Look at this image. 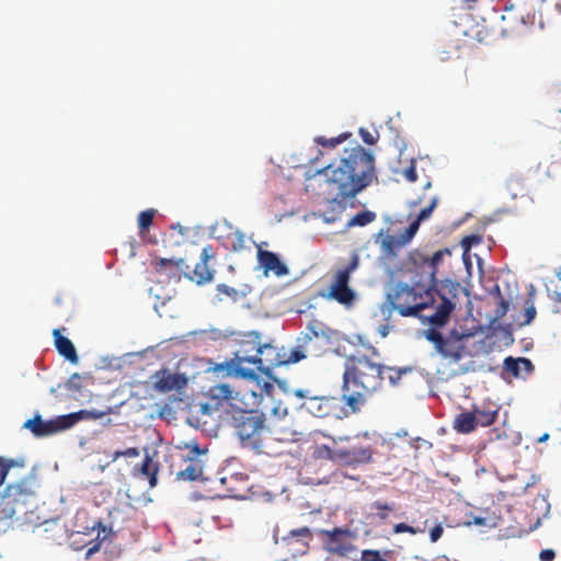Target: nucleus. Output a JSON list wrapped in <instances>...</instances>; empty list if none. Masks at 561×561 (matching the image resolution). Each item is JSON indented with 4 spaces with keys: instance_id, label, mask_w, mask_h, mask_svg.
<instances>
[{
    "instance_id": "obj_1",
    "label": "nucleus",
    "mask_w": 561,
    "mask_h": 561,
    "mask_svg": "<svg viewBox=\"0 0 561 561\" xmlns=\"http://www.w3.org/2000/svg\"><path fill=\"white\" fill-rule=\"evenodd\" d=\"M334 197L322 213L325 222L336 221L346 208L347 199L376 180L375 158L371 152L357 145L344 151V156L321 170Z\"/></svg>"
},
{
    "instance_id": "obj_2",
    "label": "nucleus",
    "mask_w": 561,
    "mask_h": 561,
    "mask_svg": "<svg viewBox=\"0 0 561 561\" xmlns=\"http://www.w3.org/2000/svg\"><path fill=\"white\" fill-rule=\"evenodd\" d=\"M371 355L357 352L345 358L343 373V399L353 411H359L367 399L381 389L386 370L390 367L382 365L377 358L375 347H369Z\"/></svg>"
},
{
    "instance_id": "obj_3",
    "label": "nucleus",
    "mask_w": 561,
    "mask_h": 561,
    "mask_svg": "<svg viewBox=\"0 0 561 561\" xmlns=\"http://www.w3.org/2000/svg\"><path fill=\"white\" fill-rule=\"evenodd\" d=\"M264 413L256 410H240L232 415V427L243 448L256 454H270L268 428Z\"/></svg>"
},
{
    "instance_id": "obj_4",
    "label": "nucleus",
    "mask_w": 561,
    "mask_h": 561,
    "mask_svg": "<svg viewBox=\"0 0 561 561\" xmlns=\"http://www.w3.org/2000/svg\"><path fill=\"white\" fill-rule=\"evenodd\" d=\"M438 290L416 282L415 285L397 284L388 294V301L392 309L402 317H417L420 311L435 302Z\"/></svg>"
},
{
    "instance_id": "obj_5",
    "label": "nucleus",
    "mask_w": 561,
    "mask_h": 561,
    "mask_svg": "<svg viewBox=\"0 0 561 561\" xmlns=\"http://www.w3.org/2000/svg\"><path fill=\"white\" fill-rule=\"evenodd\" d=\"M261 346L260 334L256 332H248L239 340V348L234 352V356L214 367L215 373L226 371V376L240 377L242 379L255 380L257 375L254 369L243 367V364H255Z\"/></svg>"
},
{
    "instance_id": "obj_6",
    "label": "nucleus",
    "mask_w": 561,
    "mask_h": 561,
    "mask_svg": "<svg viewBox=\"0 0 561 561\" xmlns=\"http://www.w3.org/2000/svg\"><path fill=\"white\" fill-rule=\"evenodd\" d=\"M36 489L37 483L34 476L8 484L0 497V522L11 520L18 511L24 510L26 504L34 500Z\"/></svg>"
},
{
    "instance_id": "obj_7",
    "label": "nucleus",
    "mask_w": 561,
    "mask_h": 561,
    "mask_svg": "<svg viewBox=\"0 0 561 561\" xmlns=\"http://www.w3.org/2000/svg\"><path fill=\"white\" fill-rule=\"evenodd\" d=\"M451 251L448 248L439 249L432 254H427L420 249L412 250L407 257V268L420 277L417 282L436 289V274L438 266L446 256H450Z\"/></svg>"
},
{
    "instance_id": "obj_8",
    "label": "nucleus",
    "mask_w": 561,
    "mask_h": 561,
    "mask_svg": "<svg viewBox=\"0 0 561 561\" xmlns=\"http://www.w3.org/2000/svg\"><path fill=\"white\" fill-rule=\"evenodd\" d=\"M470 336L471 334H459L456 330L450 331L447 335H443L435 329H430L426 333V339L449 363H458L468 354L466 340Z\"/></svg>"
},
{
    "instance_id": "obj_9",
    "label": "nucleus",
    "mask_w": 561,
    "mask_h": 561,
    "mask_svg": "<svg viewBox=\"0 0 561 561\" xmlns=\"http://www.w3.org/2000/svg\"><path fill=\"white\" fill-rule=\"evenodd\" d=\"M358 266L359 257L356 253H353L348 264L334 273L325 297L345 307L352 306L356 299V293L348 284L351 274L355 272Z\"/></svg>"
},
{
    "instance_id": "obj_10",
    "label": "nucleus",
    "mask_w": 561,
    "mask_h": 561,
    "mask_svg": "<svg viewBox=\"0 0 561 561\" xmlns=\"http://www.w3.org/2000/svg\"><path fill=\"white\" fill-rule=\"evenodd\" d=\"M215 253L211 245H206L201 253V261L195 265L193 270V275L188 273V265L185 263L183 259L172 260V259H160L157 264V271L162 272L168 266L175 267L178 271L184 273V275L195 282L197 285H204L209 283L214 278L215 271L210 270L208 266V261L214 259Z\"/></svg>"
},
{
    "instance_id": "obj_11",
    "label": "nucleus",
    "mask_w": 561,
    "mask_h": 561,
    "mask_svg": "<svg viewBox=\"0 0 561 561\" xmlns=\"http://www.w3.org/2000/svg\"><path fill=\"white\" fill-rule=\"evenodd\" d=\"M83 411L60 415L56 419L44 421L39 414L24 423V427L30 430L36 437H45L73 426L81 420Z\"/></svg>"
},
{
    "instance_id": "obj_12",
    "label": "nucleus",
    "mask_w": 561,
    "mask_h": 561,
    "mask_svg": "<svg viewBox=\"0 0 561 561\" xmlns=\"http://www.w3.org/2000/svg\"><path fill=\"white\" fill-rule=\"evenodd\" d=\"M185 448L187 449L184 458L185 468L176 473V480L188 482L205 480L202 457L207 455V448H199L196 443L186 444Z\"/></svg>"
},
{
    "instance_id": "obj_13",
    "label": "nucleus",
    "mask_w": 561,
    "mask_h": 561,
    "mask_svg": "<svg viewBox=\"0 0 561 561\" xmlns=\"http://www.w3.org/2000/svg\"><path fill=\"white\" fill-rule=\"evenodd\" d=\"M481 22L474 20L473 14L465 12L455 21L456 34L467 37L469 41L483 44L488 43L491 33L485 24L486 18L480 16Z\"/></svg>"
},
{
    "instance_id": "obj_14",
    "label": "nucleus",
    "mask_w": 561,
    "mask_h": 561,
    "mask_svg": "<svg viewBox=\"0 0 561 561\" xmlns=\"http://www.w3.org/2000/svg\"><path fill=\"white\" fill-rule=\"evenodd\" d=\"M327 540L324 542L325 549L340 557H348L352 552L356 551V547L352 543V533L348 529L334 528L333 530L324 531Z\"/></svg>"
},
{
    "instance_id": "obj_15",
    "label": "nucleus",
    "mask_w": 561,
    "mask_h": 561,
    "mask_svg": "<svg viewBox=\"0 0 561 561\" xmlns=\"http://www.w3.org/2000/svg\"><path fill=\"white\" fill-rule=\"evenodd\" d=\"M284 365V356L279 350L270 344H261L259 356L255 359V368L262 374L268 376L275 367Z\"/></svg>"
},
{
    "instance_id": "obj_16",
    "label": "nucleus",
    "mask_w": 561,
    "mask_h": 561,
    "mask_svg": "<svg viewBox=\"0 0 561 561\" xmlns=\"http://www.w3.org/2000/svg\"><path fill=\"white\" fill-rule=\"evenodd\" d=\"M154 389L159 392H170L172 390H181L186 383L187 379L184 375L172 374L167 369L159 370L153 376Z\"/></svg>"
},
{
    "instance_id": "obj_17",
    "label": "nucleus",
    "mask_w": 561,
    "mask_h": 561,
    "mask_svg": "<svg viewBox=\"0 0 561 561\" xmlns=\"http://www.w3.org/2000/svg\"><path fill=\"white\" fill-rule=\"evenodd\" d=\"M257 261L263 268L265 275L273 273L276 276H284L288 274L287 266L279 260L278 255L274 252L263 250L259 247Z\"/></svg>"
},
{
    "instance_id": "obj_18",
    "label": "nucleus",
    "mask_w": 561,
    "mask_h": 561,
    "mask_svg": "<svg viewBox=\"0 0 561 561\" xmlns=\"http://www.w3.org/2000/svg\"><path fill=\"white\" fill-rule=\"evenodd\" d=\"M216 238L226 250L231 252H240L245 247L243 232L231 226L224 227Z\"/></svg>"
},
{
    "instance_id": "obj_19",
    "label": "nucleus",
    "mask_w": 561,
    "mask_h": 561,
    "mask_svg": "<svg viewBox=\"0 0 561 561\" xmlns=\"http://www.w3.org/2000/svg\"><path fill=\"white\" fill-rule=\"evenodd\" d=\"M307 399L306 409L316 417L329 416L336 408V399L333 397H309Z\"/></svg>"
},
{
    "instance_id": "obj_20",
    "label": "nucleus",
    "mask_w": 561,
    "mask_h": 561,
    "mask_svg": "<svg viewBox=\"0 0 561 561\" xmlns=\"http://www.w3.org/2000/svg\"><path fill=\"white\" fill-rule=\"evenodd\" d=\"M158 472H159V463L152 460V457L149 455L146 449L145 458L140 466H136L134 468V476L139 478H146L149 482L150 488H154L158 483Z\"/></svg>"
},
{
    "instance_id": "obj_21",
    "label": "nucleus",
    "mask_w": 561,
    "mask_h": 561,
    "mask_svg": "<svg viewBox=\"0 0 561 561\" xmlns=\"http://www.w3.org/2000/svg\"><path fill=\"white\" fill-rule=\"evenodd\" d=\"M55 347L58 353L72 364L78 363V355L72 342L61 334V329L53 331Z\"/></svg>"
},
{
    "instance_id": "obj_22",
    "label": "nucleus",
    "mask_w": 561,
    "mask_h": 561,
    "mask_svg": "<svg viewBox=\"0 0 561 561\" xmlns=\"http://www.w3.org/2000/svg\"><path fill=\"white\" fill-rule=\"evenodd\" d=\"M334 333V330L330 329L321 321L312 320L308 325V333L306 334L305 340L307 344H310L313 340L331 343Z\"/></svg>"
},
{
    "instance_id": "obj_23",
    "label": "nucleus",
    "mask_w": 561,
    "mask_h": 561,
    "mask_svg": "<svg viewBox=\"0 0 561 561\" xmlns=\"http://www.w3.org/2000/svg\"><path fill=\"white\" fill-rule=\"evenodd\" d=\"M439 297L440 302L436 307L435 311L432 314L426 316L430 323L436 327L444 325L449 320L450 312L455 308V304L451 300L442 295H439Z\"/></svg>"
},
{
    "instance_id": "obj_24",
    "label": "nucleus",
    "mask_w": 561,
    "mask_h": 561,
    "mask_svg": "<svg viewBox=\"0 0 561 561\" xmlns=\"http://www.w3.org/2000/svg\"><path fill=\"white\" fill-rule=\"evenodd\" d=\"M472 413L477 415V425L486 427L496 421L499 416V407L494 403H488L481 407L474 405Z\"/></svg>"
},
{
    "instance_id": "obj_25",
    "label": "nucleus",
    "mask_w": 561,
    "mask_h": 561,
    "mask_svg": "<svg viewBox=\"0 0 561 561\" xmlns=\"http://www.w3.org/2000/svg\"><path fill=\"white\" fill-rule=\"evenodd\" d=\"M503 368L513 377H519L520 371L524 370L527 374L533 373L534 365L530 359L525 357L513 358L511 356L504 359Z\"/></svg>"
},
{
    "instance_id": "obj_26",
    "label": "nucleus",
    "mask_w": 561,
    "mask_h": 561,
    "mask_svg": "<svg viewBox=\"0 0 561 561\" xmlns=\"http://www.w3.org/2000/svg\"><path fill=\"white\" fill-rule=\"evenodd\" d=\"M477 427V415L472 410L459 413L454 420V430L460 434L472 433Z\"/></svg>"
},
{
    "instance_id": "obj_27",
    "label": "nucleus",
    "mask_w": 561,
    "mask_h": 561,
    "mask_svg": "<svg viewBox=\"0 0 561 561\" xmlns=\"http://www.w3.org/2000/svg\"><path fill=\"white\" fill-rule=\"evenodd\" d=\"M207 394L210 400L215 401V407L218 408L224 401H230L234 399L232 388L227 383H219L211 386Z\"/></svg>"
},
{
    "instance_id": "obj_28",
    "label": "nucleus",
    "mask_w": 561,
    "mask_h": 561,
    "mask_svg": "<svg viewBox=\"0 0 561 561\" xmlns=\"http://www.w3.org/2000/svg\"><path fill=\"white\" fill-rule=\"evenodd\" d=\"M407 245L400 237L387 234L380 242L382 254L386 257H394L398 255L401 248Z\"/></svg>"
},
{
    "instance_id": "obj_29",
    "label": "nucleus",
    "mask_w": 561,
    "mask_h": 561,
    "mask_svg": "<svg viewBox=\"0 0 561 561\" xmlns=\"http://www.w3.org/2000/svg\"><path fill=\"white\" fill-rule=\"evenodd\" d=\"M373 449L370 447H352L344 453L345 458L348 462L366 463L373 458Z\"/></svg>"
},
{
    "instance_id": "obj_30",
    "label": "nucleus",
    "mask_w": 561,
    "mask_h": 561,
    "mask_svg": "<svg viewBox=\"0 0 561 561\" xmlns=\"http://www.w3.org/2000/svg\"><path fill=\"white\" fill-rule=\"evenodd\" d=\"M546 172L550 178L561 176V144L553 148Z\"/></svg>"
},
{
    "instance_id": "obj_31",
    "label": "nucleus",
    "mask_w": 561,
    "mask_h": 561,
    "mask_svg": "<svg viewBox=\"0 0 561 561\" xmlns=\"http://www.w3.org/2000/svg\"><path fill=\"white\" fill-rule=\"evenodd\" d=\"M376 218H377L376 213H374L371 210H364V211H360V213L356 214L355 216H353L347 221L346 228H352L355 226L364 227V226H367V225L371 224L373 221H375Z\"/></svg>"
},
{
    "instance_id": "obj_32",
    "label": "nucleus",
    "mask_w": 561,
    "mask_h": 561,
    "mask_svg": "<svg viewBox=\"0 0 561 561\" xmlns=\"http://www.w3.org/2000/svg\"><path fill=\"white\" fill-rule=\"evenodd\" d=\"M534 298H535V294L529 293L527 299L525 300L524 311L522 312L520 325H528L536 318L537 311H536Z\"/></svg>"
},
{
    "instance_id": "obj_33",
    "label": "nucleus",
    "mask_w": 561,
    "mask_h": 561,
    "mask_svg": "<svg viewBox=\"0 0 561 561\" xmlns=\"http://www.w3.org/2000/svg\"><path fill=\"white\" fill-rule=\"evenodd\" d=\"M505 185L512 198L523 196L526 192L524 181L520 176L508 178Z\"/></svg>"
},
{
    "instance_id": "obj_34",
    "label": "nucleus",
    "mask_w": 561,
    "mask_h": 561,
    "mask_svg": "<svg viewBox=\"0 0 561 561\" xmlns=\"http://www.w3.org/2000/svg\"><path fill=\"white\" fill-rule=\"evenodd\" d=\"M426 524H427V520H425L422 526H412V525H408L405 523H399L393 526V533L394 534L409 533L411 535L421 534L426 530Z\"/></svg>"
},
{
    "instance_id": "obj_35",
    "label": "nucleus",
    "mask_w": 561,
    "mask_h": 561,
    "mask_svg": "<svg viewBox=\"0 0 561 561\" xmlns=\"http://www.w3.org/2000/svg\"><path fill=\"white\" fill-rule=\"evenodd\" d=\"M154 215V209H147L138 215V227L140 232H144L149 229V227L152 225Z\"/></svg>"
},
{
    "instance_id": "obj_36",
    "label": "nucleus",
    "mask_w": 561,
    "mask_h": 561,
    "mask_svg": "<svg viewBox=\"0 0 561 561\" xmlns=\"http://www.w3.org/2000/svg\"><path fill=\"white\" fill-rule=\"evenodd\" d=\"M347 134H342L333 138H325L323 136H319L314 139V141L322 147L335 148L337 145L342 144L347 138Z\"/></svg>"
},
{
    "instance_id": "obj_37",
    "label": "nucleus",
    "mask_w": 561,
    "mask_h": 561,
    "mask_svg": "<svg viewBox=\"0 0 561 561\" xmlns=\"http://www.w3.org/2000/svg\"><path fill=\"white\" fill-rule=\"evenodd\" d=\"M216 291L219 299H222V296H226L236 301L239 297L238 290L226 284H218L216 287Z\"/></svg>"
},
{
    "instance_id": "obj_38",
    "label": "nucleus",
    "mask_w": 561,
    "mask_h": 561,
    "mask_svg": "<svg viewBox=\"0 0 561 561\" xmlns=\"http://www.w3.org/2000/svg\"><path fill=\"white\" fill-rule=\"evenodd\" d=\"M102 533H103V537L102 538H100L101 531L99 530L95 540H92L89 543V547H88V550H87V553H85L87 557H90L93 553H95L96 551H99L101 549V546L107 539V534L105 533V528L102 529Z\"/></svg>"
},
{
    "instance_id": "obj_39",
    "label": "nucleus",
    "mask_w": 561,
    "mask_h": 561,
    "mask_svg": "<svg viewBox=\"0 0 561 561\" xmlns=\"http://www.w3.org/2000/svg\"><path fill=\"white\" fill-rule=\"evenodd\" d=\"M465 2L467 3L468 10H476L483 7L491 12H495L494 0H465Z\"/></svg>"
},
{
    "instance_id": "obj_40",
    "label": "nucleus",
    "mask_w": 561,
    "mask_h": 561,
    "mask_svg": "<svg viewBox=\"0 0 561 561\" xmlns=\"http://www.w3.org/2000/svg\"><path fill=\"white\" fill-rule=\"evenodd\" d=\"M437 203H438V198L433 197L431 199L430 204L419 213L415 220L419 221L420 224L424 220H427L432 216L435 207L437 206Z\"/></svg>"
},
{
    "instance_id": "obj_41",
    "label": "nucleus",
    "mask_w": 561,
    "mask_h": 561,
    "mask_svg": "<svg viewBox=\"0 0 561 561\" xmlns=\"http://www.w3.org/2000/svg\"><path fill=\"white\" fill-rule=\"evenodd\" d=\"M420 225L421 224L414 219L409 225V227L399 236L405 244H408L413 239V237L416 234V232L420 228Z\"/></svg>"
},
{
    "instance_id": "obj_42",
    "label": "nucleus",
    "mask_w": 561,
    "mask_h": 561,
    "mask_svg": "<svg viewBox=\"0 0 561 561\" xmlns=\"http://www.w3.org/2000/svg\"><path fill=\"white\" fill-rule=\"evenodd\" d=\"M283 356L284 365L295 364L307 357V355L300 350V347L291 350L288 355L283 354Z\"/></svg>"
},
{
    "instance_id": "obj_43",
    "label": "nucleus",
    "mask_w": 561,
    "mask_h": 561,
    "mask_svg": "<svg viewBox=\"0 0 561 561\" xmlns=\"http://www.w3.org/2000/svg\"><path fill=\"white\" fill-rule=\"evenodd\" d=\"M15 466L13 460H4L0 457V486L4 483V480L12 467Z\"/></svg>"
},
{
    "instance_id": "obj_44",
    "label": "nucleus",
    "mask_w": 561,
    "mask_h": 561,
    "mask_svg": "<svg viewBox=\"0 0 561 561\" xmlns=\"http://www.w3.org/2000/svg\"><path fill=\"white\" fill-rule=\"evenodd\" d=\"M373 508L378 511L377 516L380 519H386V518H388V512L393 510V505L388 504V503H381V502L377 501L373 504Z\"/></svg>"
},
{
    "instance_id": "obj_45",
    "label": "nucleus",
    "mask_w": 561,
    "mask_h": 561,
    "mask_svg": "<svg viewBox=\"0 0 561 561\" xmlns=\"http://www.w3.org/2000/svg\"><path fill=\"white\" fill-rule=\"evenodd\" d=\"M358 561H388L378 550H363Z\"/></svg>"
},
{
    "instance_id": "obj_46",
    "label": "nucleus",
    "mask_w": 561,
    "mask_h": 561,
    "mask_svg": "<svg viewBox=\"0 0 561 561\" xmlns=\"http://www.w3.org/2000/svg\"><path fill=\"white\" fill-rule=\"evenodd\" d=\"M140 455V450L136 447H129L125 450H116L113 454V461L117 460L119 457H127V458H136Z\"/></svg>"
},
{
    "instance_id": "obj_47",
    "label": "nucleus",
    "mask_w": 561,
    "mask_h": 561,
    "mask_svg": "<svg viewBox=\"0 0 561 561\" xmlns=\"http://www.w3.org/2000/svg\"><path fill=\"white\" fill-rule=\"evenodd\" d=\"M444 533V528H443V525L442 524H437L435 525L431 530H430V538H431V541L432 542H436L439 540V538L442 537Z\"/></svg>"
},
{
    "instance_id": "obj_48",
    "label": "nucleus",
    "mask_w": 561,
    "mask_h": 561,
    "mask_svg": "<svg viewBox=\"0 0 561 561\" xmlns=\"http://www.w3.org/2000/svg\"><path fill=\"white\" fill-rule=\"evenodd\" d=\"M80 380H81V377L78 375V374H73L68 382H67V388L69 390H76V391H79L80 388H81V385H80Z\"/></svg>"
},
{
    "instance_id": "obj_49",
    "label": "nucleus",
    "mask_w": 561,
    "mask_h": 561,
    "mask_svg": "<svg viewBox=\"0 0 561 561\" xmlns=\"http://www.w3.org/2000/svg\"><path fill=\"white\" fill-rule=\"evenodd\" d=\"M360 137L363 141L367 145H375L377 141V138L367 129L360 128L359 130Z\"/></svg>"
},
{
    "instance_id": "obj_50",
    "label": "nucleus",
    "mask_w": 561,
    "mask_h": 561,
    "mask_svg": "<svg viewBox=\"0 0 561 561\" xmlns=\"http://www.w3.org/2000/svg\"><path fill=\"white\" fill-rule=\"evenodd\" d=\"M556 558V552L552 549H543L539 553L540 561H553Z\"/></svg>"
},
{
    "instance_id": "obj_51",
    "label": "nucleus",
    "mask_w": 561,
    "mask_h": 561,
    "mask_svg": "<svg viewBox=\"0 0 561 561\" xmlns=\"http://www.w3.org/2000/svg\"><path fill=\"white\" fill-rule=\"evenodd\" d=\"M391 370H386V373H390L388 378L392 385H396L401 379V370H394L390 368Z\"/></svg>"
},
{
    "instance_id": "obj_52",
    "label": "nucleus",
    "mask_w": 561,
    "mask_h": 561,
    "mask_svg": "<svg viewBox=\"0 0 561 561\" xmlns=\"http://www.w3.org/2000/svg\"><path fill=\"white\" fill-rule=\"evenodd\" d=\"M405 178L410 182H415L417 180V174L414 165H411L405 170Z\"/></svg>"
},
{
    "instance_id": "obj_53",
    "label": "nucleus",
    "mask_w": 561,
    "mask_h": 561,
    "mask_svg": "<svg viewBox=\"0 0 561 561\" xmlns=\"http://www.w3.org/2000/svg\"><path fill=\"white\" fill-rule=\"evenodd\" d=\"M293 536H301V537H308L310 535V530L307 527H302L299 529L291 530Z\"/></svg>"
},
{
    "instance_id": "obj_54",
    "label": "nucleus",
    "mask_w": 561,
    "mask_h": 561,
    "mask_svg": "<svg viewBox=\"0 0 561 561\" xmlns=\"http://www.w3.org/2000/svg\"><path fill=\"white\" fill-rule=\"evenodd\" d=\"M273 413L275 415H279V416H285L287 414V408H280V407H275L273 409Z\"/></svg>"
},
{
    "instance_id": "obj_55",
    "label": "nucleus",
    "mask_w": 561,
    "mask_h": 561,
    "mask_svg": "<svg viewBox=\"0 0 561 561\" xmlns=\"http://www.w3.org/2000/svg\"><path fill=\"white\" fill-rule=\"evenodd\" d=\"M551 298L554 302L561 305V290L560 291H553L551 295Z\"/></svg>"
},
{
    "instance_id": "obj_56",
    "label": "nucleus",
    "mask_w": 561,
    "mask_h": 561,
    "mask_svg": "<svg viewBox=\"0 0 561 561\" xmlns=\"http://www.w3.org/2000/svg\"><path fill=\"white\" fill-rule=\"evenodd\" d=\"M484 522H485V519H484V518H481V517H476V518L473 519V523H474L476 525H479V526L484 525Z\"/></svg>"
},
{
    "instance_id": "obj_57",
    "label": "nucleus",
    "mask_w": 561,
    "mask_h": 561,
    "mask_svg": "<svg viewBox=\"0 0 561 561\" xmlns=\"http://www.w3.org/2000/svg\"><path fill=\"white\" fill-rule=\"evenodd\" d=\"M295 394H296V397H298V398H307V396H306V391H304V390H296V391H295Z\"/></svg>"
},
{
    "instance_id": "obj_58",
    "label": "nucleus",
    "mask_w": 561,
    "mask_h": 561,
    "mask_svg": "<svg viewBox=\"0 0 561 561\" xmlns=\"http://www.w3.org/2000/svg\"><path fill=\"white\" fill-rule=\"evenodd\" d=\"M548 438V434H545L539 440L542 442Z\"/></svg>"
}]
</instances>
